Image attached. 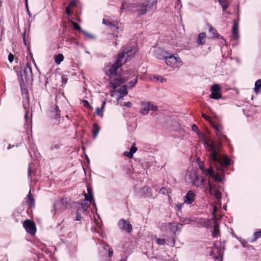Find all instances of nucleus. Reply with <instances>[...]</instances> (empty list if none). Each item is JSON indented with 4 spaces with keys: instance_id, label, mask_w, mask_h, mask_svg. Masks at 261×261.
I'll list each match as a JSON object with an SVG mask.
<instances>
[{
    "instance_id": "f257e3e1",
    "label": "nucleus",
    "mask_w": 261,
    "mask_h": 261,
    "mask_svg": "<svg viewBox=\"0 0 261 261\" xmlns=\"http://www.w3.org/2000/svg\"><path fill=\"white\" fill-rule=\"evenodd\" d=\"M205 145L208 151H211L210 158L211 159V166L208 168L203 170L205 174L210 175L218 184H212L208 180V187L211 194L214 195L218 203L221 202L222 189L220 183L222 182L221 173L224 168H227L230 164V159L226 156L221 153L219 144L206 139L204 140Z\"/></svg>"
},
{
    "instance_id": "f03ea898",
    "label": "nucleus",
    "mask_w": 261,
    "mask_h": 261,
    "mask_svg": "<svg viewBox=\"0 0 261 261\" xmlns=\"http://www.w3.org/2000/svg\"><path fill=\"white\" fill-rule=\"evenodd\" d=\"M187 180H189L192 185L196 187L204 188V179L195 172H188L186 175Z\"/></svg>"
},
{
    "instance_id": "7ed1b4c3",
    "label": "nucleus",
    "mask_w": 261,
    "mask_h": 261,
    "mask_svg": "<svg viewBox=\"0 0 261 261\" xmlns=\"http://www.w3.org/2000/svg\"><path fill=\"white\" fill-rule=\"evenodd\" d=\"M120 59L121 58H117L116 61L110 67V68L106 69V73L109 76L110 79H113L119 75L118 74L117 70L123 64V62H122Z\"/></svg>"
},
{
    "instance_id": "20e7f679",
    "label": "nucleus",
    "mask_w": 261,
    "mask_h": 261,
    "mask_svg": "<svg viewBox=\"0 0 261 261\" xmlns=\"http://www.w3.org/2000/svg\"><path fill=\"white\" fill-rule=\"evenodd\" d=\"M164 60L167 64L172 68H178L182 65V61L178 56L168 53Z\"/></svg>"
},
{
    "instance_id": "39448f33",
    "label": "nucleus",
    "mask_w": 261,
    "mask_h": 261,
    "mask_svg": "<svg viewBox=\"0 0 261 261\" xmlns=\"http://www.w3.org/2000/svg\"><path fill=\"white\" fill-rule=\"evenodd\" d=\"M157 0H144V2L137 4L138 16L144 14L148 10L150 9L156 4Z\"/></svg>"
},
{
    "instance_id": "423d86ee",
    "label": "nucleus",
    "mask_w": 261,
    "mask_h": 261,
    "mask_svg": "<svg viewBox=\"0 0 261 261\" xmlns=\"http://www.w3.org/2000/svg\"><path fill=\"white\" fill-rule=\"evenodd\" d=\"M21 81L22 82L28 83L33 80V74L31 68L29 63H27L25 66L22 67L21 72Z\"/></svg>"
},
{
    "instance_id": "0eeeda50",
    "label": "nucleus",
    "mask_w": 261,
    "mask_h": 261,
    "mask_svg": "<svg viewBox=\"0 0 261 261\" xmlns=\"http://www.w3.org/2000/svg\"><path fill=\"white\" fill-rule=\"evenodd\" d=\"M69 203V199L68 198H63L56 201L53 210L51 212L54 215L60 213L66 208L67 204Z\"/></svg>"
},
{
    "instance_id": "6e6552de",
    "label": "nucleus",
    "mask_w": 261,
    "mask_h": 261,
    "mask_svg": "<svg viewBox=\"0 0 261 261\" xmlns=\"http://www.w3.org/2000/svg\"><path fill=\"white\" fill-rule=\"evenodd\" d=\"M136 50L134 47H130L129 49L123 52L120 53L118 55L117 58H121L120 60L123 62L124 64L128 60H130V58L133 57L136 53Z\"/></svg>"
},
{
    "instance_id": "1a4fd4ad",
    "label": "nucleus",
    "mask_w": 261,
    "mask_h": 261,
    "mask_svg": "<svg viewBox=\"0 0 261 261\" xmlns=\"http://www.w3.org/2000/svg\"><path fill=\"white\" fill-rule=\"evenodd\" d=\"M141 106L140 112L143 115H147L150 111L155 112L158 110V107L151 102L141 101Z\"/></svg>"
},
{
    "instance_id": "9d476101",
    "label": "nucleus",
    "mask_w": 261,
    "mask_h": 261,
    "mask_svg": "<svg viewBox=\"0 0 261 261\" xmlns=\"http://www.w3.org/2000/svg\"><path fill=\"white\" fill-rule=\"evenodd\" d=\"M161 227L163 229L168 231L174 236L176 234V231H179L178 225L174 223H163Z\"/></svg>"
},
{
    "instance_id": "9b49d317",
    "label": "nucleus",
    "mask_w": 261,
    "mask_h": 261,
    "mask_svg": "<svg viewBox=\"0 0 261 261\" xmlns=\"http://www.w3.org/2000/svg\"><path fill=\"white\" fill-rule=\"evenodd\" d=\"M221 89L219 85L214 84L211 88V94L210 97L212 99H218L222 97Z\"/></svg>"
},
{
    "instance_id": "f8f14e48",
    "label": "nucleus",
    "mask_w": 261,
    "mask_h": 261,
    "mask_svg": "<svg viewBox=\"0 0 261 261\" xmlns=\"http://www.w3.org/2000/svg\"><path fill=\"white\" fill-rule=\"evenodd\" d=\"M50 116L55 121L54 123L59 124L60 119V110L58 106H55L54 107L51 108Z\"/></svg>"
},
{
    "instance_id": "ddd939ff",
    "label": "nucleus",
    "mask_w": 261,
    "mask_h": 261,
    "mask_svg": "<svg viewBox=\"0 0 261 261\" xmlns=\"http://www.w3.org/2000/svg\"><path fill=\"white\" fill-rule=\"evenodd\" d=\"M23 226L28 232L31 234H35L36 226L34 222L28 220L24 222Z\"/></svg>"
},
{
    "instance_id": "4468645a",
    "label": "nucleus",
    "mask_w": 261,
    "mask_h": 261,
    "mask_svg": "<svg viewBox=\"0 0 261 261\" xmlns=\"http://www.w3.org/2000/svg\"><path fill=\"white\" fill-rule=\"evenodd\" d=\"M118 225L120 229H123L127 232H130L132 230V226L130 223L123 219L119 220Z\"/></svg>"
},
{
    "instance_id": "2eb2a0df",
    "label": "nucleus",
    "mask_w": 261,
    "mask_h": 261,
    "mask_svg": "<svg viewBox=\"0 0 261 261\" xmlns=\"http://www.w3.org/2000/svg\"><path fill=\"white\" fill-rule=\"evenodd\" d=\"M154 56L159 59H165L168 53L164 49L160 47H155L153 50Z\"/></svg>"
},
{
    "instance_id": "dca6fc26",
    "label": "nucleus",
    "mask_w": 261,
    "mask_h": 261,
    "mask_svg": "<svg viewBox=\"0 0 261 261\" xmlns=\"http://www.w3.org/2000/svg\"><path fill=\"white\" fill-rule=\"evenodd\" d=\"M24 92L25 93V98H24V100L23 101V107L24 108V109H25V111L24 117H25L26 120H27L28 117V115L29 113V109H28V108L29 107V97L28 91L27 90H25V89L24 90H22V93L23 94H24Z\"/></svg>"
},
{
    "instance_id": "f3484780",
    "label": "nucleus",
    "mask_w": 261,
    "mask_h": 261,
    "mask_svg": "<svg viewBox=\"0 0 261 261\" xmlns=\"http://www.w3.org/2000/svg\"><path fill=\"white\" fill-rule=\"evenodd\" d=\"M124 82L125 81L119 75L113 79H110V83L114 89H116Z\"/></svg>"
},
{
    "instance_id": "a211bd4d",
    "label": "nucleus",
    "mask_w": 261,
    "mask_h": 261,
    "mask_svg": "<svg viewBox=\"0 0 261 261\" xmlns=\"http://www.w3.org/2000/svg\"><path fill=\"white\" fill-rule=\"evenodd\" d=\"M136 8V11H137V5L135 4H130L127 2H124L122 3L121 10H126L128 11L132 10L133 9Z\"/></svg>"
},
{
    "instance_id": "6ab92c4d",
    "label": "nucleus",
    "mask_w": 261,
    "mask_h": 261,
    "mask_svg": "<svg viewBox=\"0 0 261 261\" xmlns=\"http://www.w3.org/2000/svg\"><path fill=\"white\" fill-rule=\"evenodd\" d=\"M195 196V194L192 191H189L184 197V203L191 204L194 201Z\"/></svg>"
},
{
    "instance_id": "aec40b11",
    "label": "nucleus",
    "mask_w": 261,
    "mask_h": 261,
    "mask_svg": "<svg viewBox=\"0 0 261 261\" xmlns=\"http://www.w3.org/2000/svg\"><path fill=\"white\" fill-rule=\"evenodd\" d=\"M238 30H239L238 21L234 20H233V27H232V38L234 39H237L239 37Z\"/></svg>"
},
{
    "instance_id": "412c9836",
    "label": "nucleus",
    "mask_w": 261,
    "mask_h": 261,
    "mask_svg": "<svg viewBox=\"0 0 261 261\" xmlns=\"http://www.w3.org/2000/svg\"><path fill=\"white\" fill-rule=\"evenodd\" d=\"M137 148L135 146V143H133L132 146L131 147L129 151H124L123 153V155L125 156H127L129 158H132L133 156V154L137 151Z\"/></svg>"
},
{
    "instance_id": "4be33fe9",
    "label": "nucleus",
    "mask_w": 261,
    "mask_h": 261,
    "mask_svg": "<svg viewBox=\"0 0 261 261\" xmlns=\"http://www.w3.org/2000/svg\"><path fill=\"white\" fill-rule=\"evenodd\" d=\"M213 126L214 128L216 130V133L217 136H223L224 137H225V136H224L222 134V132L223 130V127L221 125L214 124Z\"/></svg>"
},
{
    "instance_id": "5701e85b",
    "label": "nucleus",
    "mask_w": 261,
    "mask_h": 261,
    "mask_svg": "<svg viewBox=\"0 0 261 261\" xmlns=\"http://www.w3.org/2000/svg\"><path fill=\"white\" fill-rule=\"evenodd\" d=\"M118 92L120 94V98L123 97L125 95H126L127 94V85H123L121 86L118 90Z\"/></svg>"
},
{
    "instance_id": "b1692460",
    "label": "nucleus",
    "mask_w": 261,
    "mask_h": 261,
    "mask_svg": "<svg viewBox=\"0 0 261 261\" xmlns=\"http://www.w3.org/2000/svg\"><path fill=\"white\" fill-rule=\"evenodd\" d=\"M207 25L208 27V32L212 34L213 38H217L219 36L217 30L214 29L211 24L207 23Z\"/></svg>"
},
{
    "instance_id": "393cba45",
    "label": "nucleus",
    "mask_w": 261,
    "mask_h": 261,
    "mask_svg": "<svg viewBox=\"0 0 261 261\" xmlns=\"http://www.w3.org/2000/svg\"><path fill=\"white\" fill-rule=\"evenodd\" d=\"M28 205L31 207L34 206L35 205V200L33 196L31 193V191H30L28 195V201L26 202Z\"/></svg>"
},
{
    "instance_id": "a878e982",
    "label": "nucleus",
    "mask_w": 261,
    "mask_h": 261,
    "mask_svg": "<svg viewBox=\"0 0 261 261\" xmlns=\"http://www.w3.org/2000/svg\"><path fill=\"white\" fill-rule=\"evenodd\" d=\"M206 35L205 33H201L199 34L197 42L199 45H203L205 43V41L203 40L204 38H205Z\"/></svg>"
},
{
    "instance_id": "bb28decb",
    "label": "nucleus",
    "mask_w": 261,
    "mask_h": 261,
    "mask_svg": "<svg viewBox=\"0 0 261 261\" xmlns=\"http://www.w3.org/2000/svg\"><path fill=\"white\" fill-rule=\"evenodd\" d=\"M213 223L214 229L213 231V235L214 237H216L219 233V226L218 225L217 222L215 220H213Z\"/></svg>"
},
{
    "instance_id": "cd10ccee",
    "label": "nucleus",
    "mask_w": 261,
    "mask_h": 261,
    "mask_svg": "<svg viewBox=\"0 0 261 261\" xmlns=\"http://www.w3.org/2000/svg\"><path fill=\"white\" fill-rule=\"evenodd\" d=\"M99 131V127L96 123H94L93 125V137L94 139H95L97 137V136Z\"/></svg>"
},
{
    "instance_id": "c85d7f7f",
    "label": "nucleus",
    "mask_w": 261,
    "mask_h": 261,
    "mask_svg": "<svg viewBox=\"0 0 261 261\" xmlns=\"http://www.w3.org/2000/svg\"><path fill=\"white\" fill-rule=\"evenodd\" d=\"M84 196L86 201H89L93 206H96L93 195H89V194L85 193Z\"/></svg>"
},
{
    "instance_id": "c756f323",
    "label": "nucleus",
    "mask_w": 261,
    "mask_h": 261,
    "mask_svg": "<svg viewBox=\"0 0 261 261\" xmlns=\"http://www.w3.org/2000/svg\"><path fill=\"white\" fill-rule=\"evenodd\" d=\"M105 105H106V102L104 101L102 102V104L101 108H96V114L101 117H102L103 116V112Z\"/></svg>"
},
{
    "instance_id": "7c9ffc66",
    "label": "nucleus",
    "mask_w": 261,
    "mask_h": 261,
    "mask_svg": "<svg viewBox=\"0 0 261 261\" xmlns=\"http://www.w3.org/2000/svg\"><path fill=\"white\" fill-rule=\"evenodd\" d=\"M143 193L147 197H151V189L148 187H145L143 188Z\"/></svg>"
},
{
    "instance_id": "2f4dec72",
    "label": "nucleus",
    "mask_w": 261,
    "mask_h": 261,
    "mask_svg": "<svg viewBox=\"0 0 261 261\" xmlns=\"http://www.w3.org/2000/svg\"><path fill=\"white\" fill-rule=\"evenodd\" d=\"M180 222L182 223L181 225H184V224H191L192 222H195V220L192 219L188 218H182L180 219Z\"/></svg>"
},
{
    "instance_id": "473e14b6",
    "label": "nucleus",
    "mask_w": 261,
    "mask_h": 261,
    "mask_svg": "<svg viewBox=\"0 0 261 261\" xmlns=\"http://www.w3.org/2000/svg\"><path fill=\"white\" fill-rule=\"evenodd\" d=\"M64 56L62 54H59L55 58V62L57 64H60L64 60Z\"/></svg>"
},
{
    "instance_id": "72a5a7b5",
    "label": "nucleus",
    "mask_w": 261,
    "mask_h": 261,
    "mask_svg": "<svg viewBox=\"0 0 261 261\" xmlns=\"http://www.w3.org/2000/svg\"><path fill=\"white\" fill-rule=\"evenodd\" d=\"M261 88V80H258L255 82V87L254 89V92L258 93Z\"/></svg>"
},
{
    "instance_id": "f704fd0d",
    "label": "nucleus",
    "mask_w": 261,
    "mask_h": 261,
    "mask_svg": "<svg viewBox=\"0 0 261 261\" xmlns=\"http://www.w3.org/2000/svg\"><path fill=\"white\" fill-rule=\"evenodd\" d=\"M218 2L222 6L223 11H225L228 7V3L226 0H218Z\"/></svg>"
},
{
    "instance_id": "c9c22d12",
    "label": "nucleus",
    "mask_w": 261,
    "mask_h": 261,
    "mask_svg": "<svg viewBox=\"0 0 261 261\" xmlns=\"http://www.w3.org/2000/svg\"><path fill=\"white\" fill-rule=\"evenodd\" d=\"M23 42L25 46L27 45V40L29 38V32L27 31L26 28L22 35Z\"/></svg>"
},
{
    "instance_id": "e433bc0d",
    "label": "nucleus",
    "mask_w": 261,
    "mask_h": 261,
    "mask_svg": "<svg viewBox=\"0 0 261 261\" xmlns=\"http://www.w3.org/2000/svg\"><path fill=\"white\" fill-rule=\"evenodd\" d=\"M137 82H138V78L136 77L134 81L129 82L128 83V85L127 86V87H128L130 89H132L135 86V85L137 84Z\"/></svg>"
},
{
    "instance_id": "4c0bfd02",
    "label": "nucleus",
    "mask_w": 261,
    "mask_h": 261,
    "mask_svg": "<svg viewBox=\"0 0 261 261\" xmlns=\"http://www.w3.org/2000/svg\"><path fill=\"white\" fill-rule=\"evenodd\" d=\"M261 237V231L255 232L253 234V239L251 240V242L256 241L257 239Z\"/></svg>"
},
{
    "instance_id": "58836bf2",
    "label": "nucleus",
    "mask_w": 261,
    "mask_h": 261,
    "mask_svg": "<svg viewBox=\"0 0 261 261\" xmlns=\"http://www.w3.org/2000/svg\"><path fill=\"white\" fill-rule=\"evenodd\" d=\"M108 26L114 30H116L118 29V23L117 22L116 23H112L111 22H110V24H108Z\"/></svg>"
},
{
    "instance_id": "ea45409f",
    "label": "nucleus",
    "mask_w": 261,
    "mask_h": 261,
    "mask_svg": "<svg viewBox=\"0 0 261 261\" xmlns=\"http://www.w3.org/2000/svg\"><path fill=\"white\" fill-rule=\"evenodd\" d=\"M82 33H83V34H84L86 37H88V38H91V39H95V37H94L93 35H92V34H90V33H88V32H86V31H84V30L82 31Z\"/></svg>"
},
{
    "instance_id": "a19ab883",
    "label": "nucleus",
    "mask_w": 261,
    "mask_h": 261,
    "mask_svg": "<svg viewBox=\"0 0 261 261\" xmlns=\"http://www.w3.org/2000/svg\"><path fill=\"white\" fill-rule=\"evenodd\" d=\"M82 103L84 107L88 108L90 110L93 109V107L90 105L89 102L87 100H82Z\"/></svg>"
},
{
    "instance_id": "79ce46f5",
    "label": "nucleus",
    "mask_w": 261,
    "mask_h": 261,
    "mask_svg": "<svg viewBox=\"0 0 261 261\" xmlns=\"http://www.w3.org/2000/svg\"><path fill=\"white\" fill-rule=\"evenodd\" d=\"M71 23L73 25L74 29H75L76 30H79L82 32V31H83V30H82L80 26L77 23H76L75 22H73V21Z\"/></svg>"
},
{
    "instance_id": "37998d69",
    "label": "nucleus",
    "mask_w": 261,
    "mask_h": 261,
    "mask_svg": "<svg viewBox=\"0 0 261 261\" xmlns=\"http://www.w3.org/2000/svg\"><path fill=\"white\" fill-rule=\"evenodd\" d=\"M156 243L159 245H163L165 244L166 241L164 239H157L156 240Z\"/></svg>"
},
{
    "instance_id": "c03bdc74",
    "label": "nucleus",
    "mask_w": 261,
    "mask_h": 261,
    "mask_svg": "<svg viewBox=\"0 0 261 261\" xmlns=\"http://www.w3.org/2000/svg\"><path fill=\"white\" fill-rule=\"evenodd\" d=\"M61 146V145L60 144H54V145H52L51 146L50 149L53 150H58L60 148Z\"/></svg>"
},
{
    "instance_id": "a18cd8bd",
    "label": "nucleus",
    "mask_w": 261,
    "mask_h": 261,
    "mask_svg": "<svg viewBox=\"0 0 261 261\" xmlns=\"http://www.w3.org/2000/svg\"><path fill=\"white\" fill-rule=\"evenodd\" d=\"M192 129L195 132H198V131L199 130V129H198V127H197V126L196 125V124H193L192 126Z\"/></svg>"
},
{
    "instance_id": "49530a36",
    "label": "nucleus",
    "mask_w": 261,
    "mask_h": 261,
    "mask_svg": "<svg viewBox=\"0 0 261 261\" xmlns=\"http://www.w3.org/2000/svg\"><path fill=\"white\" fill-rule=\"evenodd\" d=\"M82 216L81 214L79 212H77L76 213V221H80L82 220Z\"/></svg>"
},
{
    "instance_id": "de8ad7c7",
    "label": "nucleus",
    "mask_w": 261,
    "mask_h": 261,
    "mask_svg": "<svg viewBox=\"0 0 261 261\" xmlns=\"http://www.w3.org/2000/svg\"><path fill=\"white\" fill-rule=\"evenodd\" d=\"M8 59L10 62H12L14 59V56L12 54H10L8 56Z\"/></svg>"
},
{
    "instance_id": "09e8293b",
    "label": "nucleus",
    "mask_w": 261,
    "mask_h": 261,
    "mask_svg": "<svg viewBox=\"0 0 261 261\" xmlns=\"http://www.w3.org/2000/svg\"><path fill=\"white\" fill-rule=\"evenodd\" d=\"M202 117L208 121H211V118L204 113L202 114Z\"/></svg>"
},
{
    "instance_id": "8fccbe9b",
    "label": "nucleus",
    "mask_w": 261,
    "mask_h": 261,
    "mask_svg": "<svg viewBox=\"0 0 261 261\" xmlns=\"http://www.w3.org/2000/svg\"><path fill=\"white\" fill-rule=\"evenodd\" d=\"M241 243L244 247H246L248 246V243L246 241L242 240L241 241Z\"/></svg>"
},
{
    "instance_id": "3c124183",
    "label": "nucleus",
    "mask_w": 261,
    "mask_h": 261,
    "mask_svg": "<svg viewBox=\"0 0 261 261\" xmlns=\"http://www.w3.org/2000/svg\"><path fill=\"white\" fill-rule=\"evenodd\" d=\"M66 13L68 15H70L71 14V12L69 7H67L66 8Z\"/></svg>"
},
{
    "instance_id": "603ef678",
    "label": "nucleus",
    "mask_w": 261,
    "mask_h": 261,
    "mask_svg": "<svg viewBox=\"0 0 261 261\" xmlns=\"http://www.w3.org/2000/svg\"><path fill=\"white\" fill-rule=\"evenodd\" d=\"M124 106L127 108H131L132 106V104L130 102L128 101V102H125L124 103Z\"/></svg>"
},
{
    "instance_id": "864d4df0",
    "label": "nucleus",
    "mask_w": 261,
    "mask_h": 261,
    "mask_svg": "<svg viewBox=\"0 0 261 261\" xmlns=\"http://www.w3.org/2000/svg\"><path fill=\"white\" fill-rule=\"evenodd\" d=\"M87 194H89V195H93L92 190L90 187H87Z\"/></svg>"
},
{
    "instance_id": "5fc2aeb1",
    "label": "nucleus",
    "mask_w": 261,
    "mask_h": 261,
    "mask_svg": "<svg viewBox=\"0 0 261 261\" xmlns=\"http://www.w3.org/2000/svg\"><path fill=\"white\" fill-rule=\"evenodd\" d=\"M184 204V203H179L177 204L176 205L178 211H180L182 206V205Z\"/></svg>"
},
{
    "instance_id": "6e6d98bb",
    "label": "nucleus",
    "mask_w": 261,
    "mask_h": 261,
    "mask_svg": "<svg viewBox=\"0 0 261 261\" xmlns=\"http://www.w3.org/2000/svg\"><path fill=\"white\" fill-rule=\"evenodd\" d=\"M110 21H108V20H107L106 19H103L102 20V23L105 24H106L107 25H108V24H110Z\"/></svg>"
},
{
    "instance_id": "4d7b16f0",
    "label": "nucleus",
    "mask_w": 261,
    "mask_h": 261,
    "mask_svg": "<svg viewBox=\"0 0 261 261\" xmlns=\"http://www.w3.org/2000/svg\"><path fill=\"white\" fill-rule=\"evenodd\" d=\"M113 253V249L112 248L109 249V256L111 257Z\"/></svg>"
},
{
    "instance_id": "13d9d810",
    "label": "nucleus",
    "mask_w": 261,
    "mask_h": 261,
    "mask_svg": "<svg viewBox=\"0 0 261 261\" xmlns=\"http://www.w3.org/2000/svg\"><path fill=\"white\" fill-rule=\"evenodd\" d=\"M154 77L156 79V80H159L160 79H162L161 82H163L164 79H162L161 76L155 75L154 76Z\"/></svg>"
},
{
    "instance_id": "bf43d9fd",
    "label": "nucleus",
    "mask_w": 261,
    "mask_h": 261,
    "mask_svg": "<svg viewBox=\"0 0 261 261\" xmlns=\"http://www.w3.org/2000/svg\"><path fill=\"white\" fill-rule=\"evenodd\" d=\"M75 5V3L73 1H71L70 3L69 7H73Z\"/></svg>"
},
{
    "instance_id": "052dcab7",
    "label": "nucleus",
    "mask_w": 261,
    "mask_h": 261,
    "mask_svg": "<svg viewBox=\"0 0 261 261\" xmlns=\"http://www.w3.org/2000/svg\"><path fill=\"white\" fill-rule=\"evenodd\" d=\"M81 206L83 208V210L84 211H86L87 207L86 206H84V204L83 203H81Z\"/></svg>"
},
{
    "instance_id": "680f3d73",
    "label": "nucleus",
    "mask_w": 261,
    "mask_h": 261,
    "mask_svg": "<svg viewBox=\"0 0 261 261\" xmlns=\"http://www.w3.org/2000/svg\"><path fill=\"white\" fill-rule=\"evenodd\" d=\"M67 78H64V77H62V82L63 83H66L67 82Z\"/></svg>"
},
{
    "instance_id": "e2e57ef3",
    "label": "nucleus",
    "mask_w": 261,
    "mask_h": 261,
    "mask_svg": "<svg viewBox=\"0 0 261 261\" xmlns=\"http://www.w3.org/2000/svg\"><path fill=\"white\" fill-rule=\"evenodd\" d=\"M25 8H26V9H27V11H28V14H29V16H31V13H30V11H29V6H28V7H25Z\"/></svg>"
},
{
    "instance_id": "0e129e2a",
    "label": "nucleus",
    "mask_w": 261,
    "mask_h": 261,
    "mask_svg": "<svg viewBox=\"0 0 261 261\" xmlns=\"http://www.w3.org/2000/svg\"><path fill=\"white\" fill-rule=\"evenodd\" d=\"M28 175L30 176V173H31V168L30 167L28 168Z\"/></svg>"
},
{
    "instance_id": "69168bd1",
    "label": "nucleus",
    "mask_w": 261,
    "mask_h": 261,
    "mask_svg": "<svg viewBox=\"0 0 261 261\" xmlns=\"http://www.w3.org/2000/svg\"><path fill=\"white\" fill-rule=\"evenodd\" d=\"M12 148V146H11L10 144H9V146L7 147V149L9 150V149H10Z\"/></svg>"
},
{
    "instance_id": "338daca9",
    "label": "nucleus",
    "mask_w": 261,
    "mask_h": 261,
    "mask_svg": "<svg viewBox=\"0 0 261 261\" xmlns=\"http://www.w3.org/2000/svg\"><path fill=\"white\" fill-rule=\"evenodd\" d=\"M25 6L28 7V0H25Z\"/></svg>"
},
{
    "instance_id": "774afa93",
    "label": "nucleus",
    "mask_w": 261,
    "mask_h": 261,
    "mask_svg": "<svg viewBox=\"0 0 261 261\" xmlns=\"http://www.w3.org/2000/svg\"><path fill=\"white\" fill-rule=\"evenodd\" d=\"M163 190H165V188H162L161 189H160V191L162 192V193L164 194V192L163 191Z\"/></svg>"
}]
</instances>
